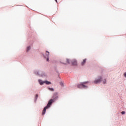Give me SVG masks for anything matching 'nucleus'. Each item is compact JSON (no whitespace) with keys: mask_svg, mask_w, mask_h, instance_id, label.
I'll use <instances>...</instances> for the list:
<instances>
[{"mask_svg":"<svg viewBox=\"0 0 126 126\" xmlns=\"http://www.w3.org/2000/svg\"><path fill=\"white\" fill-rule=\"evenodd\" d=\"M53 98V99H51L49 101L47 106L44 108L42 113V115H45L46 113V110H47V109H49V108L51 107V105H52V104L53 103V102H55V101H56V100H57V99L59 98V96H58V93H54Z\"/></svg>","mask_w":126,"mask_h":126,"instance_id":"nucleus-1","label":"nucleus"},{"mask_svg":"<svg viewBox=\"0 0 126 126\" xmlns=\"http://www.w3.org/2000/svg\"><path fill=\"white\" fill-rule=\"evenodd\" d=\"M87 83H88V82L81 83L78 85V88H87V86L85 85Z\"/></svg>","mask_w":126,"mask_h":126,"instance_id":"nucleus-2","label":"nucleus"},{"mask_svg":"<svg viewBox=\"0 0 126 126\" xmlns=\"http://www.w3.org/2000/svg\"><path fill=\"white\" fill-rule=\"evenodd\" d=\"M101 81H102V77H99V79L94 80V82L95 83V84H97L98 83H100Z\"/></svg>","mask_w":126,"mask_h":126,"instance_id":"nucleus-3","label":"nucleus"},{"mask_svg":"<svg viewBox=\"0 0 126 126\" xmlns=\"http://www.w3.org/2000/svg\"><path fill=\"white\" fill-rule=\"evenodd\" d=\"M46 56H45V58H47V62H49V56H50V52H48V51H46Z\"/></svg>","mask_w":126,"mask_h":126,"instance_id":"nucleus-4","label":"nucleus"},{"mask_svg":"<svg viewBox=\"0 0 126 126\" xmlns=\"http://www.w3.org/2000/svg\"><path fill=\"white\" fill-rule=\"evenodd\" d=\"M72 64L73 65H76L77 64V61L76 60H73L72 61Z\"/></svg>","mask_w":126,"mask_h":126,"instance_id":"nucleus-5","label":"nucleus"},{"mask_svg":"<svg viewBox=\"0 0 126 126\" xmlns=\"http://www.w3.org/2000/svg\"><path fill=\"white\" fill-rule=\"evenodd\" d=\"M38 82H39V84H40V85H43V84L45 83V81L43 82V81H42L41 80H39Z\"/></svg>","mask_w":126,"mask_h":126,"instance_id":"nucleus-6","label":"nucleus"},{"mask_svg":"<svg viewBox=\"0 0 126 126\" xmlns=\"http://www.w3.org/2000/svg\"><path fill=\"white\" fill-rule=\"evenodd\" d=\"M85 63H86V59H84L83 60V62L81 63V65H84Z\"/></svg>","mask_w":126,"mask_h":126,"instance_id":"nucleus-7","label":"nucleus"},{"mask_svg":"<svg viewBox=\"0 0 126 126\" xmlns=\"http://www.w3.org/2000/svg\"><path fill=\"white\" fill-rule=\"evenodd\" d=\"M44 83H46V84H47L48 85H49V84H51V82H49L47 81H44Z\"/></svg>","mask_w":126,"mask_h":126,"instance_id":"nucleus-8","label":"nucleus"},{"mask_svg":"<svg viewBox=\"0 0 126 126\" xmlns=\"http://www.w3.org/2000/svg\"><path fill=\"white\" fill-rule=\"evenodd\" d=\"M66 63H63L64 64H66V63H69V60L68 59H66Z\"/></svg>","mask_w":126,"mask_h":126,"instance_id":"nucleus-9","label":"nucleus"},{"mask_svg":"<svg viewBox=\"0 0 126 126\" xmlns=\"http://www.w3.org/2000/svg\"><path fill=\"white\" fill-rule=\"evenodd\" d=\"M30 49H31V47H30V46H28L27 49V52H28V51H29Z\"/></svg>","mask_w":126,"mask_h":126,"instance_id":"nucleus-10","label":"nucleus"},{"mask_svg":"<svg viewBox=\"0 0 126 126\" xmlns=\"http://www.w3.org/2000/svg\"><path fill=\"white\" fill-rule=\"evenodd\" d=\"M49 90H50V91H54V89L53 88H48Z\"/></svg>","mask_w":126,"mask_h":126,"instance_id":"nucleus-11","label":"nucleus"},{"mask_svg":"<svg viewBox=\"0 0 126 126\" xmlns=\"http://www.w3.org/2000/svg\"><path fill=\"white\" fill-rule=\"evenodd\" d=\"M121 113H122V115H125V114H126V112L123 111V112H122Z\"/></svg>","mask_w":126,"mask_h":126,"instance_id":"nucleus-12","label":"nucleus"},{"mask_svg":"<svg viewBox=\"0 0 126 126\" xmlns=\"http://www.w3.org/2000/svg\"><path fill=\"white\" fill-rule=\"evenodd\" d=\"M35 98L37 99L38 98V94H36Z\"/></svg>","mask_w":126,"mask_h":126,"instance_id":"nucleus-13","label":"nucleus"},{"mask_svg":"<svg viewBox=\"0 0 126 126\" xmlns=\"http://www.w3.org/2000/svg\"><path fill=\"white\" fill-rule=\"evenodd\" d=\"M106 83V80H104V81H103V84H105Z\"/></svg>","mask_w":126,"mask_h":126,"instance_id":"nucleus-14","label":"nucleus"},{"mask_svg":"<svg viewBox=\"0 0 126 126\" xmlns=\"http://www.w3.org/2000/svg\"><path fill=\"white\" fill-rule=\"evenodd\" d=\"M124 76H125V77H126V73H125Z\"/></svg>","mask_w":126,"mask_h":126,"instance_id":"nucleus-15","label":"nucleus"},{"mask_svg":"<svg viewBox=\"0 0 126 126\" xmlns=\"http://www.w3.org/2000/svg\"><path fill=\"white\" fill-rule=\"evenodd\" d=\"M61 85H63V83H61Z\"/></svg>","mask_w":126,"mask_h":126,"instance_id":"nucleus-16","label":"nucleus"},{"mask_svg":"<svg viewBox=\"0 0 126 126\" xmlns=\"http://www.w3.org/2000/svg\"><path fill=\"white\" fill-rule=\"evenodd\" d=\"M56 0V2H58V1L57 0Z\"/></svg>","mask_w":126,"mask_h":126,"instance_id":"nucleus-17","label":"nucleus"}]
</instances>
